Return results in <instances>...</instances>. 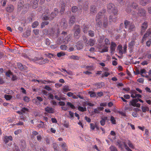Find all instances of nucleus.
Masks as SVG:
<instances>
[{"label": "nucleus", "mask_w": 151, "mask_h": 151, "mask_svg": "<svg viewBox=\"0 0 151 151\" xmlns=\"http://www.w3.org/2000/svg\"><path fill=\"white\" fill-rule=\"evenodd\" d=\"M67 35V32L63 31L61 33V35L58 39L57 42L58 44H60L62 43L67 44L71 40L70 36Z\"/></svg>", "instance_id": "obj_1"}, {"label": "nucleus", "mask_w": 151, "mask_h": 151, "mask_svg": "<svg viewBox=\"0 0 151 151\" xmlns=\"http://www.w3.org/2000/svg\"><path fill=\"white\" fill-rule=\"evenodd\" d=\"M107 10L109 13H111L115 16H117L118 14L117 8L112 3H110L107 5Z\"/></svg>", "instance_id": "obj_2"}, {"label": "nucleus", "mask_w": 151, "mask_h": 151, "mask_svg": "<svg viewBox=\"0 0 151 151\" xmlns=\"http://www.w3.org/2000/svg\"><path fill=\"white\" fill-rule=\"evenodd\" d=\"M58 25L55 24L50 30V34L52 36L57 37L60 34V31Z\"/></svg>", "instance_id": "obj_3"}, {"label": "nucleus", "mask_w": 151, "mask_h": 151, "mask_svg": "<svg viewBox=\"0 0 151 151\" xmlns=\"http://www.w3.org/2000/svg\"><path fill=\"white\" fill-rule=\"evenodd\" d=\"M125 28L128 29L129 32L134 31L135 27L134 24L127 20H125L124 22Z\"/></svg>", "instance_id": "obj_4"}, {"label": "nucleus", "mask_w": 151, "mask_h": 151, "mask_svg": "<svg viewBox=\"0 0 151 151\" xmlns=\"http://www.w3.org/2000/svg\"><path fill=\"white\" fill-rule=\"evenodd\" d=\"M34 61L36 63L39 64L40 65H42L45 64L49 62V60L47 59H43V58L42 57H35L34 59Z\"/></svg>", "instance_id": "obj_5"}, {"label": "nucleus", "mask_w": 151, "mask_h": 151, "mask_svg": "<svg viewBox=\"0 0 151 151\" xmlns=\"http://www.w3.org/2000/svg\"><path fill=\"white\" fill-rule=\"evenodd\" d=\"M74 36L77 39H78L80 37L79 35L80 34L81 28L80 26L78 25H76L74 27Z\"/></svg>", "instance_id": "obj_6"}, {"label": "nucleus", "mask_w": 151, "mask_h": 151, "mask_svg": "<svg viewBox=\"0 0 151 151\" xmlns=\"http://www.w3.org/2000/svg\"><path fill=\"white\" fill-rule=\"evenodd\" d=\"M148 22H144L142 23L141 26L140 34L142 35L145 32V30L148 27Z\"/></svg>", "instance_id": "obj_7"}, {"label": "nucleus", "mask_w": 151, "mask_h": 151, "mask_svg": "<svg viewBox=\"0 0 151 151\" xmlns=\"http://www.w3.org/2000/svg\"><path fill=\"white\" fill-rule=\"evenodd\" d=\"M106 10L105 9L102 10L99 12L96 15V21H101V19L103 17L104 13L105 12Z\"/></svg>", "instance_id": "obj_8"}, {"label": "nucleus", "mask_w": 151, "mask_h": 151, "mask_svg": "<svg viewBox=\"0 0 151 151\" xmlns=\"http://www.w3.org/2000/svg\"><path fill=\"white\" fill-rule=\"evenodd\" d=\"M148 36L151 37V28L148 29L144 35L142 40V41L144 42L146 40Z\"/></svg>", "instance_id": "obj_9"}, {"label": "nucleus", "mask_w": 151, "mask_h": 151, "mask_svg": "<svg viewBox=\"0 0 151 151\" xmlns=\"http://www.w3.org/2000/svg\"><path fill=\"white\" fill-rule=\"evenodd\" d=\"M60 24V25L61 26V29H66L68 25L65 19L63 20Z\"/></svg>", "instance_id": "obj_10"}, {"label": "nucleus", "mask_w": 151, "mask_h": 151, "mask_svg": "<svg viewBox=\"0 0 151 151\" xmlns=\"http://www.w3.org/2000/svg\"><path fill=\"white\" fill-rule=\"evenodd\" d=\"M24 1L22 0H19L18 3V10L20 11L25 6L24 5Z\"/></svg>", "instance_id": "obj_11"}, {"label": "nucleus", "mask_w": 151, "mask_h": 151, "mask_svg": "<svg viewBox=\"0 0 151 151\" xmlns=\"http://www.w3.org/2000/svg\"><path fill=\"white\" fill-rule=\"evenodd\" d=\"M58 13V9L55 8L53 12H52L50 14L51 19H53L54 17L57 16Z\"/></svg>", "instance_id": "obj_12"}, {"label": "nucleus", "mask_w": 151, "mask_h": 151, "mask_svg": "<svg viewBox=\"0 0 151 151\" xmlns=\"http://www.w3.org/2000/svg\"><path fill=\"white\" fill-rule=\"evenodd\" d=\"M89 27V25L88 24H84L81 27L83 32L85 33H86Z\"/></svg>", "instance_id": "obj_13"}, {"label": "nucleus", "mask_w": 151, "mask_h": 151, "mask_svg": "<svg viewBox=\"0 0 151 151\" xmlns=\"http://www.w3.org/2000/svg\"><path fill=\"white\" fill-rule=\"evenodd\" d=\"M116 45L115 42H111V45L110 47L111 53L114 52L115 51L116 47Z\"/></svg>", "instance_id": "obj_14"}, {"label": "nucleus", "mask_w": 151, "mask_h": 151, "mask_svg": "<svg viewBox=\"0 0 151 151\" xmlns=\"http://www.w3.org/2000/svg\"><path fill=\"white\" fill-rule=\"evenodd\" d=\"M146 12L144 9L141 8L139 9L138 13L140 16H145L146 15Z\"/></svg>", "instance_id": "obj_15"}, {"label": "nucleus", "mask_w": 151, "mask_h": 151, "mask_svg": "<svg viewBox=\"0 0 151 151\" xmlns=\"http://www.w3.org/2000/svg\"><path fill=\"white\" fill-rule=\"evenodd\" d=\"M97 12V9L95 6L92 5L91 6L90 9V12L91 13L93 14L96 13Z\"/></svg>", "instance_id": "obj_16"}, {"label": "nucleus", "mask_w": 151, "mask_h": 151, "mask_svg": "<svg viewBox=\"0 0 151 151\" xmlns=\"http://www.w3.org/2000/svg\"><path fill=\"white\" fill-rule=\"evenodd\" d=\"M14 9V6L11 4L8 5L6 8V11L9 12H12Z\"/></svg>", "instance_id": "obj_17"}, {"label": "nucleus", "mask_w": 151, "mask_h": 151, "mask_svg": "<svg viewBox=\"0 0 151 151\" xmlns=\"http://www.w3.org/2000/svg\"><path fill=\"white\" fill-rule=\"evenodd\" d=\"M76 18L74 16H71L70 18L69 24L70 26L73 25L75 22Z\"/></svg>", "instance_id": "obj_18"}, {"label": "nucleus", "mask_w": 151, "mask_h": 151, "mask_svg": "<svg viewBox=\"0 0 151 151\" xmlns=\"http://www.w3.org/2000/svg\"><path fill=\"white\" fill-rule=\"evenodd\" d=\"M45 111L49 113H54V109L51 107L47 106L45 109Z\"/></svg>", "instance_id": "obj_19"}, {"label": "nucleus", "mask_w": 151, "mask_h": 151, "mask_svg": "<svg viewBox=\"0 0 151 151\" xmlns=\"http://www.w3.org/2000/svg\"><path fill=\"white\" fill-rule=\"evenodd\" d=\"M109 21L110 22H115L117 20V17L113 15H110L109 17Z\"/></svg>", "instance_id": "obj_20"}, {"label": "nucleus", "mask_w": 151, "mask_h": 151, "mask_svg": "<svg viewBox=\"0 0 151 151\" xmlns=\"http://www.w3.org/2000/svg\"><path fill=\"white\" fill-rule=\"evenodd\" d=\"M150 2L151 0H141L139 3L141 5L145 6Z\"/></svg>", "instance_id": "obj_21"}, {"label": "nucleus", "mask_w": 151, "mask_h": 151, "mask_svg": "<svg viewBox=\"0 0 151 151\" xmlns=\"http://www.w3.org/2000/svg\"><path fill=\"white\" fill-rule=\"evenodd\" d=\"M104 19L103 21V27L104 28H106L108 26V22L107 21V19L106 17L105 16H104Z\"/></svg>", "instance_id": "obj_22"}, {"label": "nucleus", "mask_w": 151, "mask_h": 151, "mask_svg": "<svg viewBox=\"0 0 151 151\" xmlns=\"http://www.w3.org/2000/svg\"><path fill=\"white\" fill-rule=\"evenodd\" d=\"M13 139L12 137L11 136H6L5 137L4 141L5 142V143H7L9 140L12 141Z\"/></svg>", "instance_id": "obj_23"}, {"label": "nucleus", "mask_w": 151, "mask_h": 151, "mask_svg": "<svg viewBox=\"0 0 151 151\" xmlns=\"http://www.w3.org/2000/svg\"><path fill=\"white\" fill-rule=\"evenodd\" d=\"M117 50L118 51L120 55H122L123 54L122 47V45H119L118 46Z\"/></svg>", "instance_id": "obj_24"}, {"label": "nucleus", "mask_w": 151, "mask_h": 151, "mask_svg": "<svg viewBox=\"0 0 151 151\" xmlns=\"http://www.w3.org/2000/svg\"><path fill=\"white\" fill-rule=\"evenodd\" d=\"M107 119L108 117L107 116L101 118L100 123L102 126H103L105 124V121L107 120Z\"/></svg>", "instance_id": "obj_25"}, {"label": "nucleus", "mask_w": 151, "mask_h": 151, "mask_svg": "<svg viewBox=\"0 0 151 151\" xmlns=\"http://www.w3.org/2000/svg\"><path fill=\"white\" fill-rule=\"evenodd\" d=\"M76 46L77 49L78 50H80L83 48V45L81 42H78L77 43Z\"/></svg>", "instance_id": "obj_26"}, {"label": "nucleus", "mask_w": 151, "mask_h": 151, "mask_svg": "<svg viewBox=\"0 0 151 151\" xmlns=\"http://www.w3.org/2000/svg\"><path fill=\"white\" fill-rule=\"evenodd\" d=\"M39 0H34L33 2V8L34 9H36L38 5Z\"/></svg>", "instance_id": "obj_27"}, {"label": "nucleus", "mask_w": 151, "mask_h": 151, "mask_svg": "<svg viewBox=\"0 0 151 151\" xmlns=\"http://www.w3.org/2000/svg\"><path fill=\"white\" fill-rule=\"evenodd\" d=\"M89 44H88V43H87V45H90L91 46H93L94 45L96 42V40L94 39H90L89 40Z\"/></svg>", "instance_id": "obj_28"}, {"label": "nucleus", "mask_w": 151, "mask_h": 151, "mask_svg": "<svg viewBox=\"0 0 151 151\" xmlns=\"http://www.w3.org/2000/svg\"><path fill=\"white\" fill-rule=\"evenodd\" d=\"M63 93H65L64 92H66L70 91V89H69V87L68 86H64L63 88Z\"/></svg>", "instance_id": "obj_29"}, {"label": "nucleus", "mask_w": 151, "mask_h": 151, "mask_svg": "<svg viewBox=\"0 0 151 151\" xmlns=\"http://www.w3.org/2000/svg\"><path fill=\"white\" fill-rule=\"evenodd\" d=\"M61 146L63 150L66 151L67 150L68 147L65 142H63Z\"/></svg>", "instance_id": "obj_30"}, {"label": "nucleus", "mask_w": 151, "mask_h": 151, "mask_svg": "<svg viewBox=\"0 0 151 151\" xmlns=\"http://www.w3.org/2000/svg\"><path fill=\"white\" fill-rule=\"evenodd\" d=\"M42 19L43 20H50L52 19H51L50 16V17H48L47 14L44 15L42 18Z\"/></svg>", "instance_id": "obj_31"}, {"label": "nucleus", "mask_w": 151, "mask_h": 151, "mask_svg": "<svg viewBox=\"0 0 151 151\" xmlns=\"http://www.w3.org/2000/svg\"><path fill=\"white\" fill-rule=\"evenodd\" d=\"M96 29L100 28L101 27L102 25V23L101 21H96Z\"/></svg>", "instance_id": "obj_32"}, {"label": "nucleus", "mask_w": 151, "mask_h": 151, "mask_svg": "<svg viewBox=\"0 0 151 151\" xmlns=\"http://www.w3.org/2000/svg\"><path fill=\"white\" fill-rule=\"evenodd\" d=\"M80 57L78 56L72 55L69 57V58L73 59L76 60H79Z\"/></svg>", "instance_id": "obj_33"}, {"label": "nucleus", "mask_w": 151, "mask_h": 151, "mask_svg": "<svg viewBox=\"0 0 151 151\" xmlns=\"http://www.w3.org/2000/svg\"><path fill=\"white\" fill-rule=\"evenodd\" d=\"M131 96L133 98H136L137 97L141 98L142 97V95L139 94H135V96H134V93H131Z\"/></svg>", "instance_id": "obj_34"}, {"label": "nucleus", "mask_w": 151, "mask_h": 151, "mask_svg": "<svg viewBox=\"0 0 151 151\" xmlns=\"http://www.w3.org/2000/svg\"><path fill=\"white\" fill-rule=\"evenodd\" d=\"M78 109L79 111L81 112H84L86 111V107H83L80 106L78 107Z\"/></svg>", "instance_id": "obj_35"}, {"label": "nucleus", "mask_w": 151, "mask_h": 151, "mask_svg": "<svg viewBox=\"0 0 151 151\" xmlns=\"http://www.w3.org/2000/svg\"><path fill=\"white\" fill-rule=\"evenodd\" d=\"M49 22L47 21L42 22L41 24V28H42L44 27L45 25H47L49 24Z\"/></svg>", "instance_id": "obj_36"}, {"label": "nucleus", "mask_w": 151, "mask_h": 151, "mask_svg": "<svg viewBox=\"0 0 151 151\" xmlns=\"http://www.w3.org/2000/svg\"><path fill=\"white\" fill-rule=\"evenodd\" d=\"M130 6L134 9H137L138 7V5L136 3L133 2L132 3Z\"/></svg>", "instance_id": "obj_37"}, {"label": "nucleus", "mask_w": 151, "mask_h": 151, "mask_svg": "<svg viewBox=\"0 0 151 151\" xmlns=\"http://www.w3.org/2000/svg\"><path fill=\"white\" fill-rule=\"evenodd\" d=\"M65 5L64 3H63L61 4V9L60 10V13L62 14L65 11Z\"/></svg>", "instance_id": "obj_38"}, {"label": "nucleus", "mask_w": 151, "mask_h": 151, "mask_svg": "<svg viewBox=\"0 0 151 151\" xmlns=\"http://www.w3.org/2000/svg\"><path fill=\"white\" fill-rule=\"evenodd\" d=\"M133 109L132 107L131 106H127L125 107L124 108V110L127 111V110H128V111H132Z\"/></svg>", "instance_id": "obj_39"}, {"label": "nucleus", "mask_w": 151, "mask_h": 151, "mask_svg": "<svg viewBox=\"0 0 151 151\" xmlns=\"http://www.w3.org/2000/svg\"><path fill=\"white\" fill-rule=\"evenodd\" d=\"M13 73L10 70H9L5 73L6 75L8 77H10L11 76L13 75Z\"/></svg>", "instance_id": "obj_40"}, {"label": "nucleus", "mask_w": 151, "mask_h": 151, "mask_svg": "<svg viewBox=\"0 0 151 151\" xmlns=\"http://www.w3.org/2000/svg\"><path fill=\"white\" fill-rule=\"evenodd\" d=\"M135 44V41L134 40L131 41L128 44V46L130 47H132Z\"/></svg>", "instance_id": "obj_41"}, {"label": "nucleus", "mask_w": 151, "mask_h": 151, "mask_svg": "<svg viewBox=\"0 0 151 151\" xmlns=\"http://www.w3.org/2000/svg\"><path fill=\"white\" fill-rule=\"evenodd\" d=\"M88 93L90 94V96L91 97H93L96 96V94L94 92L90 91L88 92Z\"/></svg>", "instance_id": "obj_42"}, {"label": "nucleus", "mask_w": 151, "mask_h": 151, "mask_svg": "<svg viewBox=\"0 0 151 151\" xmlns=\"http://www.w3.org/2000/svg\"><path fill=\"white\" fill-rule=\"evenodd\" d=\"M66 106H69V107H70L72 109H75V106L70 102H67V104H66Z\"/></svg>", "instance_id": "obj_43"}, {"label": "nucleus", "mask_w": 151, "mask_h": 151, "mask_svg": "<svg viewBox=\"0 0 151 151\" xmlns=\"http://www.w3.org/2000/svg\"><path fill=\"white\" fill-rule=\"evenodd\" d=\"M4 97L6 100H10L12 98V96L11 95H5Z\"/></svg>", "instance_id": "obj_44"}, {"label": "nucleus", "mask_w": 151, "mask_h": 151, "mask_svg": "<svg viewBox=\"0 0 151 151\" xmlns=\"http://www.w3.org/2000/svg\"><path fill=\"white\" fill-rule=\"evenodd\" d=\"M78 10V8L76 6H73L72 7V11L73 12L75 13Z\"/></svg>", "instance_id": "obj_45"}, {"label": "nucleus", "mask_w": 151, "mask_h": 151, "mask_svg": "<svg viewBox=\"0 0 151 151\" xmlns=\"http://www.w3.org/2000/svg\"><path fill=\"white\" fill-rule=\"evenodd\" d=\"M117 145L119 146V148H120L122 149H123V148L124 144L123 142H117Z\"/></svg>", "instance_id": "obj_46"}, {"label": "nucleus", "mask_w": 151, "mask_h": 151, "mask_svg": "<svg viewBox=\"0 0 151 151\" xmlns=\"http://www.w3.org/2000/svg\"><path fill=\"white\" fill-rule=\"evenodd\" d=\"M111 151H118L116 147L113 145H111L109 147Z\"/></svg>", "instance_id": "obj_47"}, {"label": "nucleus", "mask_w": 151, "mask_h": 151, "mask_svg": "<svg viewBox=\"0 0 151 151\" xmlns=\"http://www.w3.org/2000/svg\"><path fill=\"white\" fill-rule=\"evenodd\" d=\"M63 126L67 128H68L69 126V123L68 121H64Z\"/></svg>", "instance_id": "obj_48"}, {"label": "nucleus", "mask_w": 151, "mask_h": 151, "mask_svg": "<svg viewBox=\"0 0 151 151\" xmlns=\"http://www.w3.org/2000/svg\"><path fill=\"white\" fill-rule=\"evenodd\" d=\"M127 144L129 146V147L132 149H133L134 147L133 146V144L131 143V141L129 140H127Z\"/></svg>", "instance_id": "obj_49"}, {"label": "nucleus", "mask_w": 151, "mask_h": 151, "mask_svg": "<svg viewBox=\"0 0 151 151\" xmlns=\"http://www.w3.org/2000/svg\"><path fill=\"white\" fill-rule=\"evenodd\" d=\"M29 109L26 107L22 108L21 109V111L22 112L23 114L25 113L26 112L29 111Z\"/></svg>", "instance_id": "obj_50"}, {"label": "nucleus", "mask_w": 151, "mask_h": 151, "mask_svg": "<svg viewBox=\"0 0 151 151\" xmlns=\"http://www.w3.org/2000/svg\"><path fill=\"white\" fill-rule=\"evenodd\" d=\"M60 48L63 50H66L68 49L67 47L65 45H62L60 46Z\"/></svg>", "instance_id": "obj_51"}, {"label": "nucleus", "mask_w": 151, "mask_h": 151, "mask_svg": "<svg viewBox=\"0 0 151 151\" xmlns=\"http://www.w3.org/2000/svg\"><path fill=\"white\" fill-rule=\"evenodd\" d=\"M88 35L89 36L93 37L94 36V32L93 31L90 30L88 31Z\"/></svg>", "instance_id": "obj_52"}, {"label": "nucleus", "mask_w": 151, "mask_h": 151, "mask_svg": "<svg viewBox=\"0 0 151 151\" xmlns=\"http://www.w3.org/2000/svg\"><path fill=\"white\" fill-rule=\"evenodd\" d=\"M39 25V23L37 21L35 22L32 24V27L33 28L36 27Z\"/></svg>", "instance_id": "obj_53"}, {"label": "nucleus", "mask_w": 151, "mask_h": 151, "mask_svg": "<svg viewBox=\"0 0 151 151\" xmlns=\"http://www.w3.org/2000/svg\"><path fill=\"white\" fill-rule=\"evenodd\" d=\"M65 55V53L63 52H58L57 54V56L58 57H60L61 56H63Z\"/></svg>", "instance_id": "obj_54"}, {"label": "nucleus", "mask_w": 151, "mask_h": 151, "mask_svg": "<svg viewBox=\"0 0 151 151\" xmlns=\"http://www.w3.org/2000/svg\"><path fill=\"white\" fill-rule=\"evenodd\" d=\"M108 51V47H105L103 48L101 51V52L103 53L104 52H107Z\"/></svg>", "instance_id": "obj_55"}, {"label": "nucleus", "mask_w": 151, "mask_h": 151, "mask_svg": "<svg viewBox=\"0 0 151 151\" xmlns=\"http://www.w3.org/2000/svg\"><path fill=\"white\" fill-rule=\"evenodd\" d=\"M110 120L111 122V123L113 124H116V120L114 119V118L113 116H111Z\"/></svg>", "instance_id": "obj_56"}, {"label": "nucleus", "mask_w": 151, "mask_h": 151, "mask_svg": "<svg viewBox=\"0 0 151 151\" xmlns=\"http://www.w3.org/2000/svg\"><path fill=\"white\" fill-rule=\"evenodd\" d=\"M109 75H110V73H109L105 72L102 74L101 77L102 78H103L104 77H107Z\"/></svg>", "instance_id": "obj_57"}, {"label": "nucleus", "mask_w": 151, "mask_h": 151, "mask_svg": "<svg viewBox=\"0 0 151 151\" xmlns=\"http://www.w3.org/2000/svg\"><path fill=\"white\" fill-rule=\"evenodd\" d=\"M29 98L26 96H24L23 97L24 101L27 102H28L29 101Z\"/></svg>", "instance_id": "obj_58"}, {"label": "nucleus", "mask_w": 151, "mask_h": 151, "mask_svg": "<svg viewBox=\"0 0 151 151\" xmlns=\"http://www.w3.org/2000/svg\"><path fill=\"white\" fill-rule=\"evenodd\" d=\"M69 114L70 116V117H69L70 119H73V118L74 113L71 111H69Z\"/></svg>", "instance_id": "obj_59"}, {"label": "nucleus", "mask_w": 151, "mask_h": 151, "mask_svg": "<svg viewBox=\"0 0 151 151\" xmlns=\"http://www.w3.org/2000/svg\"><path fill=\"white\" fill-rule=\"evenodd\" d=\"M17 66L18 68L21 70H23L24 69V67L21 63H18L17 64Z\"/></svg>", "instance_id": "obj_60"}, {"label": "nucleus", "mask_w": 151, "mask_h": 151, "mask_svg": "<svg viewBox=\"0 0 151 151\" xmlns=\"http://www.w3.org/2000/svg\"><path fill=\"white\" fill-rule=\"evenodd\" d=\"M12 80L13 81H15L17 79L18 77L14 75L13 74V75H12Z\"/></svg>", "instance_id": "obj_61"}, {"label": "nucleus", "mask_w": 151, "mask_h": 151, "mask_svg": "<svg viewBox=\"0 0 151 151\" xmlns=\"http://www.w3.org/2000/svg\"><path fill=\"white\" fill-rule=\"evenodd\" d=\"M104 42H105V44L106 45H110V41L108 39H107V38H105V40H104Z\"/></svg>", "instance_id": "obj_62"}, {"label": "nucleus", "mask_w": 151, "mask_h": 151, "mask_svg": "<svg viewBox=\"0 0 151 151\" xmlns=\"http://www.w3.org/2000/svg\"><path fill=\"white\" fill-rule=\"evenodd\" d=\"M33 32L35 35H38L39 34V30L38 29H35L33 30Z\"/></svg>", "instance_id": "obj_63"}, {"label": "nucleus", "mask_w": 151, "mask_h": 151, "mask_svg": "<svg viewBox=\"0 0 151 151\" xmlns=\"http://www.w3.org/2000/svg\"><path fill=\"white\" fill-rule=\"evenodd\" d=\"M151 43V39H149L146 42L147 46L148 47H150Z\"/></svg>", "instance_id": "obj_64"}]
</instances>
